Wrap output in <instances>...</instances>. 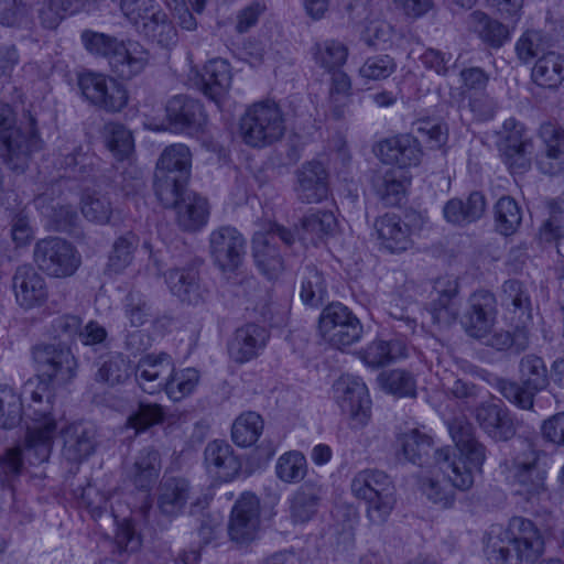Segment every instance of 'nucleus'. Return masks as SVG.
<instances>
[{
    "mask_svg": "<svg viewBox=\"0 0 564 564\" xmlns=\"http://www.w3.org/2000/svg\"><path fill=\"white\" fill-rule=\"evenodd\" d=\"M455 448L448 446L434 451L430 475L419 479L421 492L442 509L455 502V489L466 491L481 471L486 459V447L474 435L469 423L456 421L449 426Z\"/></svg>",
    "mask_w": 564,
    "mask_h": 564,
    "instance_id": "1",
    "label": "nucleus"
},
{
    "mask_svg": "<svg viewBox=\"0 0 564 564\" xmlns=\"http://www.w3.org/2000/svg\"><path fill=\"white\" fill-rule=\"evenodd\" d=\"M24 393L30 394V402L23 408L22 417L32 422L28 424L25 447L9 448L0 457V477L3 484L10 485L22 471V455L31 465H40L50 458L56 419L53 414V393L48 382L40 380L37 384L29 381Z\"/></svg>",
    "mask_w": 564,
    "mask_h": 564,
    "instance_id": "2",
    "label": "nucleus"
},
{
    "mask_svg": "<svg viewBox=\"0 0 564 564\" xmlns=\"http://www.w3.org/2000/svg\"><path fill=\"white\" fill-rule=\"evenodd\" d=\"M484 554L490 564H522L538 560L544 551V540L529 519L513 517L508 527L492 524L482 536Z\"/></svg>",
    "mask_w": 564,
    "mask_h": 564,
    "instance_id": "3",
    "label": "nucleus"
},
{
    "mask_svg": "<svg viewBox=\"0 0 564 564\" xmlns=\"http://www.w3.org/2000/svg\"><path fill=\"white\" fill-rule=\"evenodd\" d=\"M352 495L367 502V518L375 525L384 523L394 503V487L390 477L379 469L358 471L350 484Z\"/></svg>",
    "mask_w": 564,
    "mask_h": 564,
    "instance_id": "4",
    "label": "nucleus"
},
{
    "mask_svg": "<svg viewBox=\"0 0 564 564\" xmlns=\"http://www.w3.org/2000/svg\"><path fill=\"white\" fill-rule=\"evenodd\" d=\"M285 132L280 107L274 101L256 102L240 119L243 142L252 148H265L279 141Z\"/></svg>",
    "mask_w": 564,
    "mask_h": 564,
    "instance_id": "5",
    "label": "nucleus"
},
{
    "mask_svg": "<svg viewBox=\"0 0 564 564\" xmlns=\"http://www.w3.org/2000/svg\"><path fill=\"white\" fill-rule=\"evenodd\" d=\"M522 448L501 465L506 480L527 500L545 490L546 471L540 464L539 453L523 441Z\"/></svg>",
    "mask_w": 564,
    "mask_h": 564,
    "instance_id": "6",
    "label": "nucleus"
},
{
    "mask_svg": "<svg viewBox=\"0 0 564 564\" xmlns=\"http://www.w3.org/2000/svg\"><path fill=\"white\" fill-rule=\"evenodd\" d=\"M496 144L511 173L522 174L531 167L534 142L523 122L516 118L506 119L497 132Z\"/></svg>",
    "mask_w": 564,
    "mask_h": 564,
    "instance_id": "7",
    "label": "nucleus"
},
{
    "mask_svg": "<svg viewBox=\"0 0 564 564\" xmlns=\"http://www.w3.org/2000/svg\"><path fill=\"white\" fill-rule=\"evenodd\" d=\"M318 330L326 343L344 350L361 339L364 327L347 306L337 302L330 303L322 311Z\"/></svg>",
    "mask_w": 564,
    "mask_h": 564,
    "instance_id": "8",
    "label": "nucleus"
},
{
    "mask_svg": "<svg viewBox=\"0 0 564 564\" xmlns=\"http://www.w3.org/2000/svg\"><path fill=\"white\" fill-rule=\"evenodd\" d=\"M8 106L0 105V142L2 155L12 170L23 172L29 155L40 149V138L30 126L26 131L13 127Z\"/></svg>",
    "mask_w": 564,
    "mask_h": 564,
    "instance_id": "9",
    "label": "nucleus"
},
{
    "mask_svg": "<svg viewBox=\"0 0 564 564\" xmlns=\"http://www.w3.org/2000/svg\"><path fill=\"white\" fill-rule=\"evenodd\" d=\"M78 87L90 105L106 112H120L128 105L129 95L126 87L105 74L85 72L78 76Z\"/></svg>",
    "mask_w": 564,
    "mask_h": 564,
    "instance_id": "10",
    "label": "nucleus"
},
{
    "mask_svg": "<svg viewBox=\"0 0 564 564\" xmlns=\"http://www.w3.org/2000/svg\"><path fill=\"white\" fill-rule=\"evenodd\" d=\"M32 357L37 376L42 381L65 384L76 376L77 360L65 344L35 345L32 349Z\"/></svg>",
    "mask_w": 564,
    "mask_h": 564,
    "instance_id": "11",
    "label": "nucleus"
},
{
    "mask_svg": "<svg viewBox=\"0 0 564 564\" xmlns=\"http://www.w3.org/2000/svg\"><path fill=\"white\" fill-rule=\"evenodd\" d=\"M34 262L50 276H72L82 263L76 248L62 238H46L36 242L33 251Z\"/></svg>",
    "mask_w": 564,
    "mask_h": 564,
    "instance_id": "12",
    "label": "nucleus"
},
{
    "mask_svg": "<svg viewBox=\"0 0 564 564\" xmlns=\"http://www.w3.org/2000/svg\"><path fill=\"white\" fill-rule=\"evenodd\" d=\"M276 240L289 247L294 242V235L281 225L271 224L265 231H258L252 238L254 262L269 280L276 279L284 270V261Z\"/></svg>",
    "mask_w": 564,
    "mask_h": 564,
    "instance_id": "13",
    "label": "nucleus"
},
{
    "mask_svg": "<svg viewBox=\"0 0 564 564\" xmlns=\"http://www.w3.org/2000/svg\"><path fill=\"white\" fill-rule=\"evenodd\" d=\"M334 398L344 413H347L355 426H364L371 415V400L361 378L346 373L333 384Z\"/></svg>",
    "mask_w": 564,
    "mask_h": 564,
    "instance_id": "14",
    "label": "nucleus"
},
{
    "mask_svg": "<svg viewBox=\"0 0 564 564\" xmlns=\"http://www.w3.org/2000/svg\"><path fill=\"white\" fill-rule=\"evenodd\" d=\"M209 249L215 263L224 272L237 270L246 254V239L231 226H221L209 235Z\"/></svg>",
    "mask_w": 564,
    "mask_h": 564,
    "instance_id": "15",
    "label": "nucleus"
},
{
    "mask_svg": "<svg viewBox=\"0 0 564 564\" xmlns=\"http://www.w3.org/2000/svg\"><path fill=\"white\" fill-rule=\"evenodd\" d=\"M260 529V501L251 492H245L232 507L228 533L232 541L247 544L253 541Z\"/></svg>",
    "mask_w": 564,
    "mask_h": 564,
    "instance_id": "16",
    "label": "nucleus"
},
{
    "mask_svg": "<svg viewBox=\"0 0 564 564\" xmlns=\"http://www.w3.org/2000/svg\"><path fill=\"white\" fill-rule=\"evenodd\" d=\"M496 316L495 295L488 291H478L469 297L468 310L465 312L462 323L470 337L482 340L491 333Z\"/></svg>",
    "mask_w": 564,
    "mask_h": 564,
    "instance_id": "17",
    "label": "nucleus"
},
{
    "mask_svg": "<svg viewBox=\"0 0 564 564\" xmlns=\"http://www.w3.org/2000/svg\"><path fill=\"white\" fill-rule=\"evenodd\" d=\"M12 289L20 307L32 310L44 305L48 289L44 276L32 265H19L12 276Z\"/></svg>",
    "mask_w": 564,
    "mask_h": 564,
    "instance_id": "18",
    "label": "nucleus"
},
{
    "mask_svg": "<svg viewBox=\"0 0 564 564\" xmlns=\"http://www.w3.org/2000/svg\"><path fill=\"white\" fill-rule=\"evenodd\" d=\"M423 151L416 138L411 134H398L381 140L377 145V156L384 164L395 165L399 170L417 166Z\"/></svg>",
    "mask_w": 564,
    "mask_h": 564,
    "instance_id": "19",
    "label": "nucleus"
},
{
    "mask_svg": "<svg viewBox=\"0 0 564 564\" xmlns=\"http://www.w3.org/2000/svg\"><path fill=\"white\" fill-rule=\"evenodd\" d=\"M543 152L536 161L543 174L556 175L564 171V128L557 122H543L538 131Z\"/></svg>",
    "mask_w": 564,
    "mask_h": 564,
    "instance_id": "20",
    "label": "nucleus"
},
{
    "mask_svg": "<svg viewBox=\"0 0 564 564\" xmlns=\"http://www.w3.org/2000/svg\"><path fill=\"white\" fill-rule=\"evenodd\" d=\"M458 289V280L453 275L436 279L432 301L429 304V312L434 323L448 326L457 319L459 314V306L456 303Z\"/></svg>",
    "mask_w": 564,
    "mask_h": 564,
    "instance_id": "21",
    "label": "nucleus"
},
{
    "mask_svg": "<svg viewBox=\"0 0 564 564\" xmlns=\"http://www.w3.org/2000/svg\"><path fill=\"white\" fill-rule=\"evenodd\" d=\"M269 338V330L258 324L248 323L237 328L228 341L230 359L245 364L257 358L265 348Z\"/></svg>",
    "mask_w": 564,
    "mask_h": 564,
    "instance_id": "22",
    "label": "nucleus"
},
{
    "mask_svg": "<svg viewBox=\"0 0 564 564\" xmlns=\"http://www.w3.org/2000/svg\"><path fill=\"white\" fill-rule=\"evenodd\" d=\"M173 364L172 357L165 352L142 357L135 368V379L140 388L149 394L162 391L166 378L173 373Z\"/></svg>",
    "mask_w": 564,
    "mask_h": 564,
    "instance_id": "23",
    "label": "nucleus"
},
{
    "mask_svg": "<svg viewBox=\"0 0 564 564\" xmlns=\"http://www.w3.org/2000/svg\"><path fill=\"white\" fill-rule=\"evenodd\" d=\"M165 110L170 127L175 132L196 131L206 119L203 106L185 95L172 97Z\"/></svg>",
    "mask_w": 564,
    "mask_h": 564,
    "instance_id": "24",
    "label": "nucleus"
},
{
    "mask_svg": "<svg viewBox=\"0 0 564 564\" xmlns=\"http://www.w3.org/2000/svg\"><path fill=\"white\" fill-rule=\"evenodd\" d=\"M480 429L494 441H508L516 434L513 422L502 403L482 402L475 409Z\"/></svg>",
    "mask_w": 564,
    "mask_h": 564,
    "instance_id": "25",
    "label": "nucleus"
},
{
    "mask_svg": "<svg viewBox=\"0 0 564 564\" xmlns=\"http://www.w3.org/2000/svg\"><path fill=\"white\" fill-rule=\"evenodd\" d=\"M204 463L207 471L221 481L232 480L241 468L232 447L218 440L209 442L205 447Z\"/></svg>",
    "mask_w": 564,
    "mask_h": 564,
    "instance_id": "26",
    "label": "nucleus"
},
{
    "mask_svg": "<svg viewBox=\"0 0 564 564\" xmlns=\"http://www.w3.org/2000/svg\"><path fill=\"white\" fill-rule=\"evenodd\" d=\"M150 59V52L139 42L122 41L117 54L110 57V68L121 79H131L147 68Z\"/></svg>",
    "mask_w": 564,
    "mask_h": 564,
    "instance_id": "27",
    "label": "nucleus"
},
{
    "mask_svg": "<svg viewBox=\"0 0 564 564\" xmlns=\"http://www.w3.org/2000/svg\"><path fill=\"white\" fill-rule=\"evenodd\" d=\"M192 488L183 477L164 476L158 487L156 502L160 512L166 517L180 516L187 505Z\"/></svg>",
    "mask_w": 564,
    "mask_h": 564,
    "instance_id": "28",
    "label": "nucleus"
},
{
    "mask_svg": "<svg viewBox=\"0 0 564 564\" xmlns=\"http://www.w3.org/2000/svg\"><path fill=\"white\" fill-rule=\"evenodd\" d=\"M327 172L319 162H308L297 173L296 194L306 204L319 203L328 195Z\"/></svg>",
    "mask_w": 564,
    "mask_h": 564,
    "instance_id": "29",
    "label": "nucleus"
},
{
    "mask_svg": "<svg viewBox=\"0 0 564 564\" xmlns=\"http://www.w3.org/2000/svg\"><path fill=\"white\" fill-rule=\"evenodd\" d=\"M375 229L381 246L392 253L405 251L412 245L410 227L395 214L377 218Z\"/></svg>",
    "mask_w": 564,
    "mask_h": 564,
    "instance_id": "30",
    "label": "nucleus"
},
{
    "mask_svg": "<svg viewBox=\"0 0 564 564\" xmlns=\"http://www.w3.org/2000/svg\"><path fill=\"white\" fill-rule=\"evenodd\" d=\"M63 455L68 462L79 463L96 448V430L87 424L73 423L63 431Z\"/></svg>",
    "mask_w": 564,
    "mask_h": 564,
    "instance_id": "31",
    "label": "nucleus"
},
{
    "mask_svg": "<svg viewBox=\"0 0 564 564\" xmlns=\"http://www.w3.org/2000/svg\"><path fill=\"white\" fill-rule=\"evenodd\" d=\"M486 205L482 193L471 192L466 200L449 199L443 207V216L447 223L464 227L480 219L486 210Z\"/></svg>",
    "mask_w": 564,
    "mask_h": 564,
    "instance_id": "32",
    "label": "nucleus"
},
{
    "mask_svg": "<svg viewBox=\"0 0 564 564\" xmlns=\"http://www.w3.org/2000/svg\"><path fill=\"white\" fill-rule=\"evenodd\" d=\"M322 499V487L313 481L304 482L289 498V512L293 523L311 521L317 513Z\"/></svg>",
    "mask_w": 564,
    "mask_h": 564,
    "instance_id": "33",
    "label": "nucleus"
},
{
    "mask_svg": "<svg viewBox=\"0 0 564 564\" xmlns=\"http://www.w3.org/2000/svg\"><path fill=\"white\" fill-rule=\"evenodd\" d=\"M501 303L506 307L512 322L531 323L532 302L531 293L523 282L508 280L502 284Z\"/></svg>",
    "mask_w": 564,
    "mask_h": 564,
    "instance_id": "34",
    "label": "nucleus"
},
{
    "mask_svg": "<svg viewBox=\"0 0 564 564\" xmlns=\"http://www.w3.org/2000/svg\"><path fill=\"white\" fill-rule=\"evenodd\" d=\"M161 455L153 447L142 448L128 471L130 480L140 490H150L161 473Z\"/></svg>",
    "mask_w": 564,
    "mask_h": 564,
    "instance_id": "35",
    "label": "nucleus"
},
{
    "mask_svg": "<svg viewBox=\"0 0 564 564\" xmlns=\"http://www.w3.org/2000/svg\"><path fill=\"white\" fill-rule=\"evenodd\" d=\"M469 29L491 48L502 47L511 37L509 26L487 13L476 10L468 17Z\"/></svg>",
    "mask_w": 564,
    "mask_h": 564,
    "instance_id": "36",
    "label": "nucleus"
},
{
    "mask_svg": "<svg viewBox=\"0 0 564 564\" xmlns=\"http://www.w3.org/2000/svg\"><path fill=\"white\" fill-rule=\"evenodd\" d=\"M174 208L177 224L183 230L195 231L207 224L208 202L196 193H187Z\"/></svg>",
    "mask_w": 564,
    "mask_h": 564,
    "instance_id": "37",
    "label": "nucleus"
},
{
    "mask_svg": "<svg viewBox=\"0 0 564 564\" xmlns=\"http://www.w3.org/2000/svg\"><path fill=\"white\" fill-rule=\"evenodd\" d=\"M406 356V344L403 338H391L389 340L376 339L360 351L364 364L370 368L384 367Z\"/></svg>",
    "mask_w": 564,
    "mask_h": 564,
    "instance_id": "38",
    "label": "nucleus"
},
{
    "mask_svg": "<svg viewBox=\"0 0 564 564\" xmlns=\"http://www.w3.org/2000/svg\"><path fill=\"white\" fill-rule=\"evenodd\" d=\"M230 84V67L225 59L215 58L204 66L200 76V89L206 97L218 104Z\"/></svg>",
    "mask_w": 564,
    "mask_h": 564,
    "instance_id": "39",
    "label": "nucleus"
},
{
    "mask_svg": "<svg viewBox=\"0 0 564 564\" xmlns=\"http://www.w3.org/2000/svg\"><path fill=\"white\" fill-rule=\"evenodd\" d=\"M165 282L171 293L182 302L195 304L200 299L198 271L193 265L170 269L165 273Z\"/></svg>",
    "mask_w": 564,
    "mask_h": 564,
    "instance_id": "40",
    "label": "nucleus"
},
{
    "mask_svg": "<svg viewBox=\"0 0 564 564\" xmlns=\"http://www.w3.org/2000/svg\"><path fill=\"white\" fill-rule=\"evenodd\" d=\"M337 227V219L332 212L312 208L301 219V237L317 245L319 241L334 236Z\"/></svg>",
    "mask_w": 564,
    "mask_h": 564,
    "instance_id": "41",
    "label": "nucleus"
},
{
    "mask_svg": "<svg viewBox=\"0 0 564 564\" xmlns=\"http://www.w3.org/2000/svg\"><path fill=\"white\" fill-rule=\"evenodd\" d=\"M410 180L404 171L389 169L372 181L376 194L386 205L399 204L405 195Z\"/></svg>",
    "mask_w": 564,
    "mask_h": 564,
    "instance_id": "42",
    "label": "nucleus"
},
{
    "mask_svg": "<svg viewBox=\"0 0 564 564\" xmlns=\"http://www.w3.org/2000/svg\"><path fill=\"white\" fill-rule=\"evenodd\" d=\"M192 166V154L189 149L181 143L172 144L164 149L158 163V175L172 174L176 177L189 178Z\"/></svg>",
    "mask_w": 564,
    "mask_h": 564,
    "instance_id": "43",
    "label": "nucleus"
},
{
    "mask_svg": "<svg viewBox=\"0 0 564 564\" xmlns=\"http://www.w3.org/2000/svg\"><path fill=\"white\" fill-rule=\"evenodd\" d=\"M398 443L406 460L421 467L427 464L433 449V438L429 434L411 429L400 434Z\"/></svg>",
    "mask_w": 564,
    "mask_h": 564,
    "instance_id": "44",
    "label": "nucleus"
},
{
    "mask_svg": "<svg viewBox=\"0 0 564 564\" xmlns=\"http://www.w3.org/2000/svg\"><path fill=\"white\" fill-rule=\"evenodd\" d=\"M135 30L162 47H171L177 42L176 29L161 8Z\"/></svg>",
    "mask_w": 564,
    "mask_h": 564,
    "instance_id": "45",
    "label": "nucleus"
},
{
    "mask_svg": "<svg viewBox=\"0 0 564 564\" xmlns=\"http://www.w3.org/2000/svg\"><path fill=\"white\" fill-rule=\"evenodd\" d=\"M101 138L118 161L132 156L134 140L132 132L124 124L117 121L106 122L101 129Z\"/></svg>",
    "mask_w": 564,
    "mask_h": 564,
    "instance_id": "46",
    "label": "nucleus"
},
{
    "mask_svg": "<svg viewBox=\"0 0 564 564\" xmlns=\"http://www.w3.org/2000/svg\"><path fill=\"white\" fill-rule=\"evenodd\" d=\"M533 80L547 88H556L564 83V55L549 52L541 55L532 68Z\"/></svg>",
    "mask_w": 564,
    "mask_h": 564,
    "instance_id": "47",
    "label": "nucleus"
},
{
    "mask_svg": "<svg viewBox=\"0 0 564 564\" xmlns=\"http://www.w3.org/2000/svg\"><path fill=\"white\" fill-rule=\"evenodd\" d=\"M96 380L109 386L123 383L130 376L129 360L120 352H108L97 362Z\"/></svg>",
    "mask_w": 564,
    "mask_h": 564,
    "instance_id": "48",
    "label": "nucleus"
},
{
    "mask_svg": "<svg viewBox=\"0 0 564 564\" xmlns=\"http://www.w3.org/2000/svg\"><path fill=\"white\" fill-rule=\"evenodd\" d=\"M329 111L336 119H343L348 110L351 95V80L349 76L341 69L329 72Z\"/></svg>",
    "mask_w": 564,
    "mask_h": 564,
    "instance_id": "49",
    "label": "nucleus"
},
{
    "mask_svg": "<svg viewBox=\"0 0 564 564\" xmlns=\"http://www.w3.org/2000/svg\"><path fill=\"white\" fill-rule=\"evenodd\" d=\"M263 431V420L260 414L249 411L240 414L234 422L231 438L240 447L253 445Z\"/></svg>",
    "mask_w": 564,
    "mask_h": 564,
    "instance_id": "50",
    "label": "nucleus"
},
{
    "mask_svg": "<svg viewBox=\"0 0 564 564\" xmlns=\"http://www.w3.org/2000/svg\"><path fill=\"white\" fill-rule=\"evenodd\" d=\"M315 63L327 73L340 69L347 61L348 48L336 40L316 43L313 48Z\"/></svg>",
    "mask_w": 564,
    "mask_h": 564,
    "instance_id": "51",
    "label": "nucleus"
},
{
    "mask_svg": "<svg viewBox=\"0 0 564 564\" xmlns=\"http://www.w3.org/2000/svg\"><path fill=\"white\" fill-rule=\"evenodd\" d=\"M522 221V210L516 199L502 196L495 205L496 230L503 235H513Z\"/></svg>",
    "mask_w": 564,
    "mask_h": 564,
    "instance_id": "52",
    "label": "nucleus"
},
{
    "mask_svg": "<svg viewBox=\"0 0 564 564\" xmlns=\"http://www.w3.org/2000/svg\"><path fill=\"white\" fill-rule=\"evenodd\" d=\"M198 380L199 373L196 369L176 370L173 366V373L166 378V384L162 386V390L171 400L181 401L195 390Z\"/></svg>",
    "mask_w": 564,
    "mask_h": 564,
    "instance_id": "53",
    "label": "nucleus"
},
{
    "mask_svg": "<svg viewBox=\"0 0 564 564\" xmlns=\"http://www.w3.org/2000/svg\"><path fill=\"white\" fill-rule=\"evenodd\" d=\"M301 300L310 306H317L327 296L326 282L323 273L315 267H305L301 278Z\"/></svg>",
    "mask_w": 564,
    "mask_h": 564,
    "instance_id": "54",
    "label": "nucleus"
},
{
    "mask_svg": "<svg viewBox=\"0 0 564 564\" xmlns=\"http://www.w3.org/2000/svg\"><path fill=\"white\" fill-rule=\"evenodd\" d=\"M520 381L527 387L542 391L549 384L547 369L544 360L533 354L525 355L519 364Z\"/></svg>",
    "mask_w": 564,
    "mask_h": 564,
    "instance_id": "55",
    "label": "nucleus"
},
{
    "mask_svg": "<svg viewBox=\"0 0 564 564\" xmlns=\"http://www.w3.org/2000/svg\"><path fill=\"white\" fill-rule=\"evenodd\" d=\"M306 471V457L299 451L282 454L275 464L276 477L286 484L300 482L305 477Z\"/></svg>",
    "mask_w": 564,
    "mask_h": 564,
    "instance_id": "56",
    "label": "nucleus"
},
{
    "mask_svg": "<svg viewBox=\"0 0 564 564\" xmlns=\"http://www.w3.org/2000/svg\"><path fill=\"white\" fill-rule=\"evenodd\" d=\"M138 245L139 239L133 232L119 237L113 243L107 270L116 274L123 272L131 264Z\"/></svg>",
    "mask_w": 564,
    "mask_h": 564,
    "instance_id": "57",
    "label": "nucleus"
},
{
    "mask_svg": "<svg viewBox=\"0 0 564 564\" xmlns=\"http://www.w3.org/2000/svg\"><path fill=\"white\" fill-rule=\"evenodd\" d=\"M188 178L176 177L172 174L158 175L155 173V194L162 205L166 208L175 207L188 192L185 185Z\"/></svg>",
    "mask_w": 564,
    "mask_h": 564,
    "instance_id": "58",
    "label": "nucleus"
},
{
    "mask_svg": "<svg viewBox=\"0 0 564 564\" xmlns=\"http://www.w3.org/2000/svg\"><path fill=\"white\" fill-rule=\"evenodd\" d=\"M112 204L104 194L87 193L82 198V214L90 223L106 225L112 215Z\"/></svg>",
    "mask_w": 564,
    "mask_h": 564,
    "instance_id": "59",
    "label": "nucleus"
},
{
    "mask_svg": "<svg viewBox=\"0 0 564 564\" xmlns=\"http://www.w3.org/2000/svg\"><path fill=\"white\" fill-rule=\"evenodd\" d=\"M22 412L20 395L9 386H0V426L15 427L22 420Z\"/></svg>",
    "mask_w": 564,
    "mask_h": 564,
    "instance_id": "60",
    "label": "nucleus"
},
{
    "mask_svg": "<svg viewBox=\"0 0 564 564\" xmlns=\"http://www.w3.org/2000/svg\"><path fill=\"white\" fill-rule=\"evenodd\" d=\"M497 389L503 398L521 410L533 409L534 397L539 392L522 382L518 383L506 379H498Z\"/></svg>",
    "mask_w": 564,
    "mask_h": 564,
    "instance_id": "61",
    "label": "nucleus"
},
{
    "mask_svg": "<svg viewBox=\"0 0 564 564\" xmlns=\"http://www.w3.org/2000/svg\"><path fill=\"white\" fill-rule=\"evenodd\" d=\"M546 44V37L541 31L527 30L518 39L514 48L518 58L522 63L529 64L534 58L539 57L540 54H545Z\"/></svg>",
    "mask_w": 564,
    "mask_h": 564,
    "instance_id": "62",
    "label": "nucleus"
},
{
    "mask_svg": "<svg viewBox=\"0 0 564 564\" xmlns=\"http://www.w3.org/2000/svg\"><path fill=\"white\" fill-rule=\"evenodd\" d=\"M124 317L132 327L144 325L151 316V306L143 294L138 291H131L127 294L122 303Z\"/></svg>",
    "mask_w": 564,
    "mask_h": 564,
    "instance_id": "63",
    "label": "nucleus"
},
{
    "mask_svg": "<svg viewBox=\"0 0 564 564\" xmlns=\"http://www.w3.org/2000/svg\"><path fill=\"white\" fill-rule=\"evenodd\" d=\"M82 41L88 52L106 57L109 64L110 57L117 54L119 45L122 42L117 37L94 31H84L82 33Z\"/></svg>",
    "mask_w": 564,
    "mask_h": 564,
    "instance_id": "64",
    "label": "nucleus"
}]
</instances>
